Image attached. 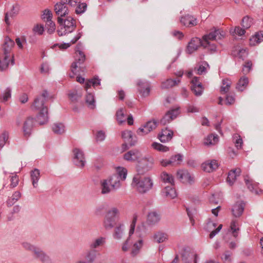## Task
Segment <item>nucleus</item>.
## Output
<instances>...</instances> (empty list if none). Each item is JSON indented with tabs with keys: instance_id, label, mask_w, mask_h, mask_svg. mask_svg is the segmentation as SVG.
Returning a JSON list of instances; mask_svg holds the SVG:
<instances>
[{
	"instance_id": "3c124183",
	"label": "nucleus",
	"mask_w": 263,
	"mask_h": 263,
	"mask_svg": "<svg viewBox=\"0 0 263 263\" xmlns=\"http://www.w3.org/2000/svg\"><path fill=\"white\" fill-rule=\"evenodd\" d=\"M209 67V64L206 62H203L198 67H195V69L197 71V74L201 75L206 72V68Z\"/></svg>"
},
{
	"instance_id": "c03bdc74",
	"label": "nucleus",
	"mask_w": 263,
	"mask_h": 263,
	"mask_svg": "<svg viewBox=\"0 0 263 263\" xmlns=\"http://www.w3.org/2000/svg\"><path fill=\"white\" fill-rule=\"evenodd\" d=\"M138 216L136 214H134L133 219L130 224L129 232H128V239H130L133 234H134L135 230L136 224L137 221Z\"/></svg>"
},
{
	"instance_id": "f03ea898",
	"label": "nucleus",
	"mask_w": 263,
	"mask_h": 263,
	"mask_svg": "<svg viewBox=\"0 0 263 263\" xmlns=\"http://www.w3.org/2000/svg\"><path fill=\"white\" fill-rule=\"evenodd\" d=\"M121 186L117 176H111L100 181L101 193L103 195L108 194L119 189Z\"/></svg>"
},
{
	"instance_id": "6e6d98bb",
	"label": "nucleus",
	"mask_w": 263,
	"mask_h": 263,
	"mask_svg": "<svg viewBox=\"0 0 263 263\" xmlns=\"http://www.w3.org/2000/svg\"><path fill=\"white\" fill-rule=\"evenodd\" d=\"M152 146L156 150L159 152H165L169 150L168 147L158 142L153 143Z\"/></svg>"
},
{
	"instance_id": "bf43d9fd",
	"label": "nucleus",
	"mask_w": 263,
	"mask_h": 263,
	"mask_svg": "<svg viewBox=\"0 0 263 263\" xmlns=\"http://www.w3.org/2000/svg\"><path fill=\"white\" fill-rule=\"evenodd\" d=\"M233 141L237 149L241 148L243 141L239 135L238 134L234 135L233 136Z\"/></svg>"
},
{
	"instance_id": "dca6fc26",
	"label": "nucleus",
	"mask_w": 263,
	"mask_h": 263,
	"mask_svg": "<svg viewBox=\"0 0 263 263\" xmlns=\"http://www.w3.org/2000/svg\"><path fill=\"white\" fill-rule=\"evenodd\" d=\"M219 164L217 161L215 159L206 160L201 164L202 170L208 173H211L216 170Z\"/></svg>"
},
{
	"instance_id": "a211bd4d",
	"label": "nucleus",
	"mask_w": 263,
	"mask_h": 263,
	"mask_svg": "<svg viewBox=\"0 0 263 263\" xmlns=\"http://www.w3.org/2000/svg\"><path fill=\"white\" fill-rule=\"evenodd\" d=\"M177 177L183 183L188 182L191 184L194 182V177L185 170H179L177 173Z\"/></svg>"
},
{
	"instance_id": "b1692460",
	"label": "nucleus",
	"mask_w": 263,
	"mask_h": 263,
	"mask_svg": "<svg viewBox=\"0 0 263 263\" xmlns=\"http://www.w3.org/2000/svg\"><path fill=\"white\" fill-rule=\"evenodd\" d=\"M245 206V203L243 201L236 202L232 208L233 215L235 217H239L242 214Z\"/></svg>"
},
{
	"instance_id": "774afa93",
	"label": "nucleus",
	"mask_w": 263,
	"mask_h": 263,
	"mask_svg": "<svg viewBox=\"0 0 263 263\" xmlns=\"http://www.w3.org/2000/svg\"><path fill=\"white\" fill-rule=\"evenodd\" d=\"M33 31L38 35H42L44 31L43 25L39 24L36 25L33 28Z\"/></svg>"
},
{
	"instance_id": "603ef678",
	"label": "nucleus",
	"mask_w": 263,
	"mask_h": 263,
	"mask_svg": "<svg viewBox=\"0 0 263 263\" xmlns=\"http://www.w3.org/2000/svg\"><path fill=\"white\" fill-rule=\"evenodd\" d=\"M170 163L171 165L175 166L179 164L180 162L182 160V156L181 154H177L171 157Z\"/></svg>"
},
{
	"instance_id": "423d86ee",
	"label": "nucleus",
	"mask_w": 263,
	"mask_h": 263,
	"mask_svg": "<svg viewBox=\"0 0 263 263\" xmlns=\"http://www.w3.org/2000/svg\"><path fill=\"white\" fill-rule=\"evenodd\" d=\"M154 160L151 157H144L139 161L137 172L139 174H144L149 171L153 167Z\"/></svg>"
},
{
	"instance_id": "58836bf2",
	"label": "nucleus",
	"mask_w": 263,
	"mask_h": 263,
	"mask_svg": "<svg viewBox=\"0 0 263 263\" xmlns=\"http://www.w3.org/2000/svg\"><path fill=\"white\" fill-rule=\"evenodd\" d=\"M163 193L166 197L171 199H174L177 196L176 190L172 186L165 187L163 191Z\"/></svg>"
},
{
	"instance_id": "7c9ffc66",
	"label": "nucleus",
	"mask_w": 263,
	"mask_h": 263,
	"mask_svg": "<svg viewBox=\"0 0 263 263\" xmlns=\"http://www.w3.org/2000/svg\"><path fill=\"white\" fill-rule=\"evenodd\" d=\"M121 136L124 141L130 146H133L135 144L136 141L133 139V134L130 130L123 131Z\"/></svg>"
},
{
	"instance_id": "bb28decb",
	"label": "nucleus",
	"mask_w": 263,
	"mask_h": 263,
	"mask_svg": "<svg viewBox=\"0 0 263 263\" xmlns=\"http://www.w3.org/2000/svg\"><path fill=\"white\" fill-rule=\"evenodd\" d=\"M241 173V170L239 168L230 171L228 175L227 181L230 185H232L236 181L237 177L239 176Z\"/></svg>"
},
{
	"instance_id": "2eb2a0df",
	"label": "nucleus",
	"mask_w": 263,
	"mask_h": 263,
	"mask_svg": "<svg viewBox=\"0 0 263 263\" xmlns=\"http://www.w3.org/2000/svg\"><path fill=\"white\" fill-rule=\"evenodd\" d=\"M191 90L196 96H200L202 94L203 88L199 78L195 77L191 81Z\"/></svg>"
},
{
	"instance_id": "9d476101",
	"label": "nucleus",
	"mask_w": 263,
	"mask_h": 263,
	"mask_svg": "<svg viewBox=\"0 0 263 263\" xmlns=\"http://www.w3.org/2000/svg\"><path fill=\"white\" fill-rule=\"evenodd\" d=\"M225 34V32L222 30L213 27L211 29V32L208 34L204 35L203 37H204V40L207 39L212 41H218L224 38Z\"/></svg>"
},
{
	"instance_id": "412c9836",
	"label": "nucleus",
	"mask_w": 263,
	"mask_h": 263,
	"mask_svg": "<svg viewBox=\"0 0 263 263\" xmlns=\"http://www.w3.org/2000/svg\"><path fill=\"white\" fill-rule=\"evenodd\" d=\"M160 214L156 211H152L147 214L146 222L149 226H155L160 221Z\"/></svg>"
},
{
	"instance_id": "2f4dec72",
	"label": "nucleus",
	"mask_w": 263,
	"mask_h": 263,
	"mask_svg": "<svg viewBox=\"0 0 263 263\" xmlns=\"http://www.w3.org/2000/svg\"><path fill=\"white\" fill-rule=\"evenodd\" d=\"M180 82V79H167L161 83V87L162 89H168L178 85Z\"/></svg>"
},
{
	"instance_id": "052dcab7",
	"label": "nucleus",
	"mask_w": 263,
	"mask_h": 263,
	"mask_svg": "<svg viewBox=\"0 0 263 263\" xmlns=\"http://www.w3.org/2000/svg\"><path fill=\"white\" fill-rule=\"evenodd\" d=\"M87 8V5L86 3H80L76 6V8L75 10V12L77 14H82L84 13Z\"/></svg>"
},
{
	"instance_id": "8fccbe9b",
	"label": "nucleus",
	"mask_w": 263,
	"mask_h": 263,
	"mask_svg": "<svg viewBox=\"0 0 263 263\" xmlns=\"http://www.w3.org/2000/svg\"><path fill=\"white\" fill-rule=\"evenodd\" d=\"M230 229L232 232L233 236L236 237L238 235V231L239 230L238 228V222L236 219H233L230 225Z\"/></svg>"
},
{
	"instance_id": "aec40b11",
	"label": "nucleus",
	"mask_w": 263,
	"mask_h": 263,
	"mask_svg": "<svg viewBox=\"0 0 263 263\" xmlns=\"http://www.w3.org/2000/svg\"><path fill=\"white\" fill-rule=\"evenodd\" d=\"M138 91L143 97H147L150 92V84L148 81L139 80L137 83Z\"/></svg>"
},
{
	"instance_id": "a18cd8bd",
	"label": "nucleus",
	"mask_w": 263,
	"mask_h": 263,
	"mask_svg": "<svg viewBox=\"0 0 263 263\" xmlns=\"http://www.w3.org/2000/svg\"><path fill=\"white\" fill-rule=\"evenodd\" d=\"M222 86L220 88V92L221 93L224 94L229 91L230 90L231 82L229 79H223L222 82Z\"/></svg>"
},
{
	"instance_id": "13d9d810",
	"label": "nucleus",
	"mask_w": 263,
	"mask_h": 263,
	"mask_svg": "<svg viewBox=\"0 0 263 263\" xmlns=\"http://www.w3.org/2000/svg\"><path fill=\"white\" fill-rule=\"evenodd\" d=\"M46 28L49 34H52L55 31V25L52 20H49L46 22Z\"/></svg>"
},
{
	"instance_id": "49530a36",
	"label": "nucleus",
	"mask_w": 263,
	"mask_h": 263,
	"mask_svg": "<svg viewBox=\"0 0 263 263\" xmlns=\"http://www.w3.org/2000/svg\"><path fill=\"white\" fill-rule=\"evenodd\" d=\"M161 178L164 183H167L171 185L174 184V178L172 175L166 172H163L161 174Z\"/></svg>"
},
{
	"instance_id": "f704fd0d",
	"label": "nucleus",
	"mask_w": 263,
	"mask_h": 263,
	"mask_svg": "<svg viewBox=\"0 0 263 263\" xmlns=\"http://www.w3.org/2000/svg\"><path fill=\"white\" fill-rule=\"evenodd\" d=\"M249 83V80L246 76L241 77L237 84L236 89L239 91H243Z\"/></svg>"
},
{
	"instance_id": "4c0bfd02",
	"label": "nucleus",
	"mask_w": 263,
	"mask_h": 263,
	"mask_svg": "<svg viewBox=\"0 0 263 263\" xmlns=\"http://www.w3.org/2000/svg\"><path fill=\"white\" fill-rule=\"evenodd\" d=\"M85 101L89 108L94 109L95 108V100L93 93L87 92L85 97Z\"/></svg>"
},
{
	"instance_id": "393cba45",
	"label": "nucleus",
	"mask_w": 263,
	"mask_h": 263,
	"mask_svg": "<svg viewBox=\"0 0 263 263\" xmlns=\"http://www.w3.org/2000/svg\"><path fill=\"white\" fill-rule=\"evenodd\" d=\"M140 152L136 149L129 151L124 155V158L127 161H138L139 162L141 158Z\"/></svg>"
},
{
	"instance_id": "09e8293b",
	"label": "nucleus",
	"mask_w": 263,
	"mask_h": 263,
	"mask_svg": "<svg viewBox=\"0 0 263 263\" xmlns=\"http://www.w3.org/2000/svg\"><path fill=\"white\" fill-rule=\"evenodd\" d=\"M80 37L81 36L79 34L77 36H74V38L71 40L70 43L57 44L56 45L59 46V47L61 49H66L69 47L71 44H74L80 38Z\"/></svg>"
},
{
	"instance_id": "473e14b6",
	"label": "nucleus",
	"mask_w": 263,
	"mask_h": 263,
	"mask_svg": "<svg viewBox=\"0 0 263 263\" xmlns=\"http://www.w3.org/2000/svg\"><path fill=\"white\" fill-rule=\"evenodd\" d=\"M213 41L207 39L204 40V37H203L202 47L211 52H215L217 49V46L215 44L213 43Z\"/></svg>"
},
{
	"instance_id": "de8ad7c7",
	"label": "nucleus",
	"mask_w": 263,
	"mask_h": 263,
	"mask_svg": "<svg viewBox=\"0 0 263 263\" xmlns=\"http://www.w3.org/2000/svg\"><path fill=\"white\" fill-rule=\"evenodd\" d=\"M253 24V19L247 15L243 17L241 25L244 29L249 28Z\"/></svg>"
},
{
	"instance_id": "9b49d317",
	"label": "nucleus",
	"mask_w": 263,
	"mask_h": 263,
	"mask_svg": "<svg viewBox=\"0 0 263 263\" xmlns=\"http://www.w3.org/2000/svg\"><path fill=\"white\" fill-rule=\"evenodd\" d=\"M158 122L153 119L147 122L143 126L140 127L138 131V135L143 136L148 134L149 132L155 129L158 126Z\"/></svg>"
},
{
	"instance_id": "ddd939ff",
	"label": "nucleus",
	"mask_w": 263,
	"mask_h": 263,
	"mask_svg": "<svg viewBox=\"0 0 263 263\" xmlns=\"http://www.w3.org/2000/svg\"><path fill=\"white\" fill-rule=\"evenodd\" d=\"M202 43L203 37L201 39L198 37L192 38L187 44L185 50L186 52L188 54L193 53L197 51L200 46L202 47Z\"/></svg>"
},
{
	"instance_id": "a19ab883",
	"label": "nucleus",
	"mask_w": 263,
	"mask_h": 263,
	"mask_svg": "<svg viewBox=\"0 0 263 263\" xmlns=\"http://www.w3.org/2000/svg\"><path fill=\"white\" fill-rule=\"evenodd\" d=\"M126 110L124 108H121L116 112V119L119 124H121L126 120Z\"/></svg>"
},
{
	"instance_id": "e433bc0d",
	"label": "nucleus",
	"mask_w": 263,
	"mask_h": 263,
	"mask_svg": "<svg viewBox=\"0 0 263 263\" xmlns=\"http://www.w3.org/2000/svg\"><path fill=\"white\" fill-rule=\"evenodd\" d=\"M218 141V136L215 134H211L204 139V144L208 146L214 145L216 144Z\"/></svg>"
},
{
	"instance_id": "e2e57ef3",
	"label": "nucleus",
	"mask_w": 263,
	"mask_h": 263,
	"mask_svg": "<svg viewBox=\"0 0 263 263\" xmlns=\"http://www.w3.org/2000/svg\"><path fill=\"white\" fill-rule=\"evenodd\" d=\"M252 66V63L251 61H247L245 62V64L243 65V67L242 69V72L243 74H247L251 70Z\"/></svg>"
},
{
	"instance_id": "f3484780",
	"label": "nucleus",
	"mask_w": 263,
	"mask_h": 263,
	"mask_svg": "<svg viewBox=\"0 0 263 263\" xmlns=\"http://www.w3.org/2000/svg\"><path fill=\"white\" fill-rule=\"evenodd\" d=\"M33 253L35 258L40 259L43 263H50L49 257L40 249V248H29Z\"/></svg>"
},
{
	"instance_id": "c756f323",
	"label": "nucleus",
	"mask_w": 263,
	"mask_h": 263,
	"mask_svg": "<svg viewBox=\"0 0 263 263\" xmlns=\"http://www.w3.org/2000/svg\"><path fill=\"white\" fill-rule=\"evenodd\" d=\"M173 135L172 130L165 128L162 130L161 134L159 135V139L162 142H166L171 140Z\"/></svg>"
},
{
	"instance_id": "39448f33",
	"label": "nucleus",
	"mask_w": 263,
	"mask_h": 263,
	"mask_svg": "<svg viewBox=\"0 0 263 263\" xmlns=\"http://www.w3.org/2000/svg\"><path fill=\"white\" fill-rule=\"evenodd\" d=\"M61 25L60 28L58 30L59 36L65 35L66 34L72 32L76 28V20L69 16L64 20Z\"/></svg>"
},
{
	"instance_id": "864d4df0",
	"label": "nucleus",
	"mask_w": 263,
	"mask_h": 263,
	"mask_svg": "<svg viewBox=\"0 0 263 263\" xmlns=\"http://www.w3.org/2000/svg\"><path fill=\"white\" fill-rule=\"evenodd\" d=\"M21 194L20 192L16 191L13 194L11 199H9L7 201V205L8 206L12 205L15 202H16L21 197Z\"/></svg>"
},
{
	"instance_id": "0e129e2a",
	"label": "nucleus",
	"mask_w": 263,
	"mask_h": 263,
	"mask_svg": "<svg viewBox=\"0 0 263 263\" xmlns=\"http://www.w3.org/2000/svg\"><path fill=\"white\" fill-rule=\"evenodd\" d=\"M106 238L105 237H99L93 242L92 247L103 246L105 244Z\"/></svg>"
},
{
	"instance_id": "c9c22d12",
	"label": "nucleus",
	"mask_w": 263,
	"mask_h": 263,
	"mask_svg": "<svg viewBox=\"0 0 263 263\" xmlns=\"http://www.w3.org/2000/svg\"><path fill=\"white\" fill-rule=\"evenodd\" d=\"M52 130L54 134L61 135L65 132V127L62 123H55L52 125Z\"/></svg>"
},
{
	"instance_id": "20e7f679",
	"label": "nucleus",
	"mask_w": 263,
	"mask_h": 263,
	"mask_svg": "<svg viewBox=\"0 0 263 263\" xmlns=\"http://www.w3.org/2000/svg\"><path fill=\"white\" fill-rule=\"evenodd\" d=\"M120 212L116 207H112L106 213L103 220V226L106 230L113 228L120 219Z\"/></svg>"
},
{
	"instance_id": "338daca9",
	"label": "nucleus",
	"mask_w": 263,
	"mask_h": 263,
	"mask_svg": "<svg viewBox=\"0 0 263 263\" xmlns=\"http://www.w3.org/2000/svg\"><path fill=\"white\" fill-rule=\"evenodd\" d=\"M232 253L230 251L225 252L221 256V259L224 263H231Z\"/></svg>"
},
{
	"instance_id": "a878e982",
	"label": "nucleus",
	"mask_w": 263,
	"mask_h": 263,
	"mask_svg": "<svg viewBox=\"0 0 263 263\" xmlns=\"http://www.w3.org/2000/svg\"><path fill=\"white\" fill-rule=\"evenodd\" d=\"M124 225L123 223H119L114 229L112 234L113 238L117 240H121L124 235Z\"/></svg>"
},
{
	"instance_id": "79ce46f5",
	"label": "nucleus",
	"mask_w": 263,
	"mask_h": 263,
	"mask_svg": "<svg viewBox=\"0 0 263 263\" xmlns=\"http://www.w3.org/2000/svg\"><path fill=\"white\" fill-rule=\"evenodd\" d=\"M112 176H117L120 182H121V180H124L126 179L127 176V170L125 168L118 167L117 168V174L113 175Z\"/></svg>"
},
{
	"instance_id": "c85d7f7f",
	"label": "nucleus",
	"mask_w": 263,
	"mask_h": 263,
	"mask_svg": "<svg viewBox=\"0 0 263 263\" xmlns=\"http://www.w3.org/2000/svg\"><path fill=\"white\" fill-rule=\"evenodd\" d=\"M19 11V5L17 4H15L14 5H13L10 10L5 14V21L8 25H10V22L9 21V16L12 17L16 15L18 13Z\"/></svg>"
},
{
	"instance_id": "69168bd1",
	"label": "nucleus",
	"mask_w": 263,
	"mask_h": 263,
	"mask_svg": "<svg viewBox=\"0 0 263 263\" xmlns=\"http://www.w3.org/2000/svg\"><path fill=\"white\" fill-rule=\"evenodd\" d=\"M8 133L6 132L3 133L0 136V149L4 146L8 139Z\"/></svg>"
},
{
	"instance_id": "5701e85b",
	"label": "nucleus",
	"mask_w": 263,
	"mask_h": 263,
	"mask_svg": "<svg viewBox=\"0 0 263 263\" xmlns=\"http://www.w3.org/2000/svg\"><path fill=\"white\" fill-rule=\"evenodd\" d=\"M180 21L183 25L187 27H192L197 24L196 18L189 14L181 17Z\"/></svg>"
},
{
	"instance_id": "6e6552de",
	"label": "nucleus",
	"mask_w": 263,
	"mask_h": 263,
	"mask_svg": "<svg viewBox=\"0 0 263 263\" xmlns=\"http://www.w3.org/2000/svg\"><path fill=\"white\" fill-rule=\"evenodd\" d=\"M75 61L71 65V71L73 74L77 72V68L80 67L85 61V55L84 52L80 50L79 47L77 46L76 49Z\"/></svg>"
},
{
	"instance_id": "ea45409f",
	"label": "nucleus",
	"mask_w": 263,
	"mask_h": 263,
	"mask_svg": "<svg viewBox=\"0 0 263 263\" xmlns=\"http://www.w3.org/2000/svg\"><path fill=\"white\" fill-rule=\"evenodd\" d=\"M31 177L32 185L34 187L37 186V182L40 177V172L38 169H34L31 172Z\"/></svg>"
},
{
	"instance_id": "f8f14e48",
	"label": "nucleus",
	"mask_w": 263,
	"mask_h": 263,
	"mask_svg": "<svg viewBox=\"0 0 263 263\" xmlns=\"http://www.w3.org/2000/svg\"><path fill=\"white\" fill-rule=\"evenodd\" d=\"M73 162L74 164L79 167H83L85 164L84 155L82 150L75 148L73 149Z\"/></svg>"
},
{
	"instance_id": "cd10ccee",
	"label": "nucleus",
	"mask_w": 263,
	"mask_h": 263,
	"mask_svg": "<svg viewBox=\"0 0 263 263\" xmlns=\"http://www.w3.org/2000/svg\"><path fill=\"white\" fill-rule=\"evenodd\" d=\"M48 121L47 108H43L41 109L36 116V121L40 125L46 123Z\"/></svg>"
},
{
	"instance_id": "4be33fe9",
	"label": "nucleus",
	"mask_w": 263,
	"mask_h": 263,
	"mask_svg": "<svg viewBox=\"0 0 263 263\" xmlns=\"http://www.w3.org/2000/svg\"><path fill=\"white\" fill-rule=\"evenodd\" d=\"M34 124V119L32 117H28L26 118L23 124V132L25 136H29Z\"/></svg>"
},
{
	"instance_id": "6ab92c4d",
	"label": "nucleus",
	"mask_w": 263,
	"mask_h": 263,
	"mask_svg": "<svg viewBox=\"0 0 263 263\" xmlns=\"http://www.w3.org/2000/svg\"><path fill=\"white\" fill-rule=\"evenodd\" d=\"M182 257V260L186 263H191L192 261H193L194 263H197V260L199 258L196 253L189 251L186 249L184 250Z\"/></svg>"
},
{
	"instance_id": "5fc2aeb1",
	"label": "nucleus",
	"mask_w": 263,
	"mask_h": 263,
	"mask_svg": "<svg viewBox=\"0 0 263 263\" xmlns=\"http://www.w3.org/2000/svg\"><path fill=\"white\" fill-rule=\"evenodd\" d=\"M9 177L10 178L11 183L10 184V188L12 189L16 187L19 181L18 177L16 174L11 173Z\"/></svg>"
},
{
	"instance_id": "72a5a7b5",
	"label": "nucleus",
	"mask_w": 263,
	"mask_h": 263,
	"mask_svg": "<svg viewBox=\"0 0 263 263\" xmlns=\"http://www.w3.org/2000/svg\"><path fill=\"white\" fill-rule=\"evenodd\" d=\"M168 239L167 235L162 232H157L154 234L153 239L158 243H161L165 241Z\"/></svg>"
},
{
	"instance_id": "1a4fd4ad",
	"label": "nucleus",
	"mask_w": 263,
	"mask_h": 263,
	"mask_svg": "<svg viewBox=\"0 0 263 263\" xmlns=\"http://www.w3.org/2000/svg\"><path fill=\"white\" fill-rule=\"evenodd\" d=\"M48 97V92L46 90H44L41 95L37 96L34 99L31 105L32 109L40 111L41 109H43V108H47L44 104Z\"/></svg>"
},
{
	"instance_id": "37998d69",
	"label": "nucleus",
	"mask_w": 263,
	"mask_h": 263,
	"mask_svg": "<svg viewBox=\"0 0 263 263\" xmlns=\"http://www.w3.org/2000/svg\"><path fill=\"white\" fill-rule=\"evenodd\" d=\"M263 41V32H259L256 33L250 39L251 44L255 45L258 44Z\"/></svg>"
},
{
	"instance_id": "f257e3e1",
	"label": "nucleus",
	"mask_w": 263,
	"mask_h": 263,
	"mask_svg": "<svg viewBox=\"0 0 263 263\" xmlns=\"http://www.w3.org/2000/svg\"><path fill=\"white\" fill-rule=\"evenodd\" d=\"M14 45V41L7 36L3 45L2 53H0V70H5L8 66L9 61L11 64H14L13 55L11 53V50Z\"/></svg>"
},
{
	"instance_id": "4468645a",
	"label": "nucleus",
	"mask_w": 263,
	"mask_h": 263,
	"mask_svg": "<svg viewBox=\"0 0 263 263\" xmlns=\"http://www.w3.org/2000/svg\"><path fill=\"white\" fill-rule=\"evenodd\" d=\"M179 113V111L178 108L170 109L165 114L164 116L161 119L160 123L163 125H165L166 124L169 123L173 120H174L177 117Z\"/></svg>"
},
{
	"instance_id": "0eeeda50",
	"label": "nucleus",
	"mask_w": 263,
	"mask_h": 263,
	"mask_svg": "<svg viewBox=\"0 0 263 263\" xmlns=\"http://www.w3.org/2000/svg\"><path fill=\"white\" fill-rule=\"evenodd\" d=\"M54 11L58 16V22L59 24L62 23V17L66 16L69 12L68 8L66 3H62L61 0L54 5Z\"/></svg>"
},
{
	"instance_id": "7ed1b4c3",
	"label": "nucleus",
	"mask_w": 263,
	"mask_h": 263,
	"mask_svg": "<svg viewBox=\"0 0 263 263\" xmlns=\"http://www.w3.org/2000/svg\"><path fill=\"white\" fill-rule=\"evenodd\" d=\"M132 186L140 193H145L150 190L153 182L150 177H142L137 174L133 179Z\"/></svg>"
},
{
	"instance_id": "680f3d73",
	"label": "nucleus",
	"mask_w": 263,
	"mask_h": 263,
	"mask_svg": "<svg viewBox=\"0 0 263 263\" xmlns=\"http://www.w3.org/2000/svg\"><path fill=\"white\" fill-rule=\"evenodd\" d=\"M52 13L51 11L49 9H45L43 11V13L42 15V19L45 21L46 22H48L49 20H52Z\"/></svg>"
},
{
	"instance_id": "4d7b16f0",
	"label": "nucleus",
	"mask_w": 263,
	"mask_h": 263,
	"mask_svg": "<svg viewBox=\"0 0 263 263\" xmlns=\"http://www.w3.org/2000/svg\"><path fill=\"white\" fill-rule=\"evenodd\" d=\"M96 251L95 250H91L89 252H88L86 256V263H92L96 257Z\"/></svg>"
}]
</instances>
